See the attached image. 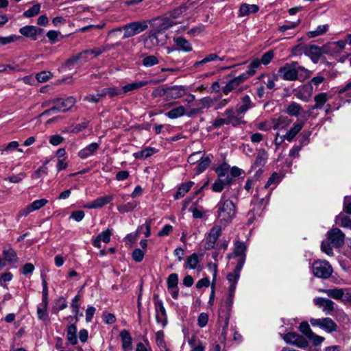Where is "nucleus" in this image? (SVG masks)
Returning <instances> with one entry per match:
<instances>
[{"label":"nucleus","instance_id":"nucleus-1","mask_svg":"<svg viewBox=\"0 0 351 351\" xmlns=\"http://www.w3.org/2000/svg\"><path fill=\"white\" fill-rule=\"evenodd\" d=\"M326 237L328 241L322 243L321 250L328 256H332L334 253L330 245L337 248L342 247L344 244L345 234L340 229L335 228L327 232Z\"/></svg>","mask_w":351,"mask_h":351},{"label":"nucleus","instance_id":"nucleus-2","mask_svg":"<svg viewBox=\"0 0 351 351\" xmlns=\"http://www.w3.org/2000/svg\"><path fill=\"white\" fill-rule=\"evenodd\" d=\"M216 208L217 217L220 223H228L235 216L236 206L232 201L226 199L225 193L222 195Z\"/></svg>","mask_w":351,"mask_h":351},{"label":"nucleus","instance_id":"nucleus-3","mask_svg":"<svg viewBox=\"0 0 351 351\" xmlns=\"http://www.w3.org/2000/svg\"><path fill=\"white\" fill-rule=\"evenodd\" d=\"M303 71L308 73V70L299 66L297 62L286 64L280 67L278 71L279 76L285 80L293 81L298 79V73Z\"/></svg>","mask_w":351,"mask_h":351},{"label":"nucleus","instance_id":"nucleus-4","mask_svg":"<svg viewBox=\"0 0 351 351\" xmlns=\"http://www.w3.org/2000/svg\"><path fill=\"white\" fill-rule=\"evenodd\" d=\"M304 127V123L302 122H295L292 127L287 131V132L280 135V133L276 132V137L274 138V145L276 149H278L279 147L285 141L291 142L296 135L302 130Z\"/></svg>","mask_w":351,"mask_h":351},{"label":"nucleus","instance_id":"nucleus-5","mask_svg":"<svg viewBox=\"0 0 351 351\" xmlns=\"http://www.w3.org/2000/svg\"><path fill=\"white\" fill-rule=\"evenodd\" d=\"M247 79V74H241L230 80L223 87L222 91L225 95H228L230 92L234 91L240 93L247 88V86L242 84Z\"/></svg>","mask_w":351,"mask_h":351},{"label":"nucleus","instance_id":"nucleus-6","mask_svg":"<svg viewBox=\"0 0 351 351\" xmlns=\"http://www.w3.org/2000/svg\"><path fill=\"white\" fill-rule=\"evenodd\" d=\"M304 54L309 57L314 63H317L323 53H328L329 49L326 45L320 47L316 45L298 46Z\"/></svg>","mask_w":351,"mask_h":351},{"label":"nucleus","instance_id":"nucleus-7","mask_svg":"<svg viewBox=\"0 0 351 351\" xmlns=\"http://www.w3.org/2000/svg\"><path fill=\"white\" fill-rule=\"evenodd\" d=\"M312 271L316 277L320 278H328L332 274V267L325 260H317L312 265Z\"/></svg>","mask_w":351,"mask_h":351},{"label":"nucleus","instance_id":"nucleus-8","mask_svg":"<svg viewBox=\"0 0 351 351\" xmlns=\"http://www.w3.org/2000/svg\"><path fill=\"white\" fill-rule=\"evenodd\" d=\"M76 100L73 97H69L66 99H58L56 103V105L52 106L51 108L44 111L40 115H51L56 112H64L71 108L75 104Z\"/></svg>","mask_w":351,"mask_h":351},{"label":"nucleus","instance_id":"nucleus-9","mask_svg":"<svg viewBox=\"0 0 351 351\" xmlns=\"http://www.w3.org/2000/svg\"><path fill=\"white\" fill-rule=\"evenodd\" d=\"M147 22L142 21L130 23L124 25L121 29L124 31L123 38H127L140 34L147 29Z\"/></svg>","mask_w":351,"mask_h":351},{"label":"nucleus","instance_id":"nucleus-10","mask_svg":"<svg viewBox=\"0 0 351 351\" xmlns=\"http://www.w3.org/2000/svg\"><path fill=\"white\" fill-rule=\"evenodd\" d=\"M154 308L156 311V322L165 328L167 324V315L163 302L158 298V295H154Z\"/></svg>","mask_w":351,"mask_h":351},{"label":"nucleus","instance_id":"nucleus-11","mask_svg":"<svg viewBox=\"0 0 351 351\" xmlns=\"http://www.w3.org/2000/svg\"><path fill=\"white\" fill-rule=\"evenodd\" d=\"M189 93V88L184 86H173L163 90L166 99H176L181 98Z\"/></svg>","mask_w":351,"mask_h":351},{"label":"nucleus","instance_id":"nucleus-12","mask_svg":"<svg viewBox=\"0 0 351 351\" xmlns=\"http://www.w3.org/2000/svg\"><path fill=\"white\" fill-rule=\"evenodd\" d=\"M173 24L167 23L164 21L162 23L159 25L158 29H153L149 32V35L145 39V45L147 47H152L153 46H156L159 45V40L158 38V35L161 30L165 29L171 26Z\"/></svg>","mask_w":351,"mask_h":351},{"label":"nucleus","instance_id":"nucleus-13","mask_svg":"<svg viewBox=\"0 0 351 351\" xmlns=\"http://www.w3.org/2000/svg\"><path fill=\"white\" fill-rule=\"evenodd\" d=\"M234 245L233 253L228 254V257L229 259L235 258L237 264H239L242 262V266H243L245 261V251L247 247L244 243L239 241H235Z\"/></svg>","mask_w":351,"mask_h":351},{"label":"nucleus","instance_id":"nucleus-14","mask_svg":"<svg viewBox=\"0 0 351 351\" xmlns=\"http://www.w3.org/2000/svg\"><path fill=\"white\" fill-rule=\"evenodd\" d=\"M238 112L236 108H228L224 112V115L226 117L227 125H232L236 127L244 123L243 121V115Z\"/></svg>","mask_w":351,"mask_h":351},{"label":"nucleus","instance_id":"nucleus-15","mask_svg":"<svg viewBox=\"0 0 351 351\" xmlns=\"http://www.w3.org/2000/svg\"><path fill=\"white\" fill-rule=\"evenodd\" d=\"M320 291L326 293L328 297L335 300L351 301V294L343 289H322Z\"/></svg>","mask_w":351,"mask_h":351},{"label":"nucleus","instance_id":"nucleus-16","mask_svg":"<svg viewBox=\"0 0 351 351\" xmlns=\"http://www.w3.org/2000/svg\"><path fill=\"white\" fill-rule=\"evenodd\" d=\"M221 234V228L219 226H213L206 237L204 248L207 250L214 248L216 241Z\"/></svg>","mask_w":351,"mask_h":351},{"label":"nucleus","instance_id":"nucleus-17","mask_svg":"<svg viewBox=\"0 0 351 351\" xmlns=\"http://www.w3.org/2000/svg\"><path fill=\"white\" fill-rule=\"evenodd\" d=\"M48 203L47 199L43 198L34 201L30 204L27 205L25 208L21 210L19 213V217H27L29 213L35 210H38L44 207Z\"/></svg>","mask_w":351,"mask_h":351},{"label":"nucleus","instance_id":"nucleus-18","mask_svg":"<svg viewBox=\"0 0 351 351\" xmlns=\"http://www.w3.org/2000/svg\"><path fill=\"white\" fill-rule=\"evenodd\" d=\"M105 51V49L104 47L101 48H95L94 49H89L86 50L82 53H80L78 55L73 56L71 57L69 60L67 61L68 64H73L76 62L78 60L83 59L84 62L87 60L86 56V55H91L94 57L98 56L99 55L101 54Z\"/></svg>","mask_w":351,"mask_h":351},{"label":"nucleus","instance_id":"nucleus-19","mask_svg":"<svg viewBox=\"0 0 351 351\" xmlns=\"http://www.w3.org/2000/svg\"><path fill=\"white\" fill-rule=\"evenodd\" d=\"M273 129L277 132L286 130L292 123V120L287 116L280 115L278 117L273 118Z\"/></svg>","mask_w":351,"mask_h":351},{"label":"nucleus","instance_id":"nucleus-20","mask_svg":"<svg viewBox=\"0 0 351 351\" xmlns=\"http://www.w3.org/2000/svg\"><path fill=\"white\" fill-rule=\"evenodd\" d=\"M243 267V266H242V262L240 263L239 264H237L233 271L229 273L227 275V280L230 283L229 290H232V291H235L237 284L240 278V274Z\"/></svg>","mask_w":351,"mask_h":351},{"label":"nucleus","instance_id":"nucleus-21","mask_svg":"<svg viewBox=\"0 0 351 351\" xmlns=\"http://www.w3.org/2000/svg\"><path fill=\"white\" fill-rule=\"evenodd\" d=\"M232 178L229 175H219L218 179L212 186L213 191L219 193L223 191L224 187L231 183Z\"/></svg>","mask_w":351,"mask_h":351},{"label":"nucleus","instance_id":"nucleus-22","mask_svg":"<svg viewBox=\"0 0 351 351\" xmlns=\"http://www.w3.org/2000/svg\"><path fill=\"white\" fill-rule=\"evenodd\" d=\"M112 196L104 195L86 204L84 206V207L88 209L99 208L109 204L112 200Z\"/></svg>","mask_w":351,"mask_h":351},{"label":"nucleus","instance_id":"nucleus-23","mask_svg":"<svg viewBox=\"0 0 351 351\" xmlns=\"http://www.w3.org/2000/svg\"><path fill=\"white\" fill-rule=\"evenodd\" d=\"M313 302L315 305L322 307L323 311L326 314H329L334 310L335 303L327 298H315L313 300Z\"/></svg>","mask_w":351,"mask_h":351},{"label":"nucleus","instance_id":"nucleus-24","mask_svg":"<svg viewBox=\"0 0 351 351\" xmlns=\"http://www.w3.org/2000/svg\"><path fill=\"white\" fill-rule=\"evenodd\" d=\"M99 148V145L97 143H92L78 152V156L82 159H86L95 155Z\"/></svg>","mask_w":351,"mask_h":351},{"label":"nucleus","instance_id":"nucleus-25","mask_svg":"<svg viewBox=\"0 0 351 351\" xmlns=\"http://www.w3.org/2000/svg\"><path fill=\"white\" fill-rule=\"evenodd\" d=\"M332 92L321 93L317 94L314 97L315 102L313 109H322L324 104L333 97Z\"/></svg>","mask_w":351,"mask_h":351},{"label":"nucleus","instance_id":"nucleus-26","mask_svg":"<svg viewBox=\"0 0 351 351\" xmlns=\"http://www.w3.org/2000/svg\"><path fill=\"white\" fill-rule=\"evenodd\" d=\"M254 104L251 100V98L249 95H244L241 98V104L238 105L235 108L241 114H244L247 112V110L252 108L254 107Z\"/></svg>","mask_w":351,"mask_h":351},{"label":"nucleus","instance_id":"nucleus-27","mask_svg":"<svg viewBox=\"0 0 351 351\" xmlns=\"http://www.w3.org/2000/svg\"><path fill=\"white\" fill-rule=\"evenodd\" d=\"M259 10L258 5L255 4L242 3L239 10V16L243 17L250 14L256 13Z\"/></svg>","mask_w":351,"mask_h":351},{"label":"nucleus","instance_id":"nucleus-28","mask_svg":"<svg viewBox=\"0 0 351 351\" xmlns=\"http://www.w3.org/2000/svg\"><path fill=\"white\" fill-rule=\"evenodd\" d=\"M111 234H112V231L110 229H106V230L101 232L93 241V245L97 248H100L101 241H103L105 243H108L110 242Z\"/></svg>","mask_w":351,"mask_h":351},{"label":"nucleus","instance_id":"nucleus-29","mask_svg":"<svg viewBox=\"0 0 351 351\" xmlns=\"http://www.w3.org/2000/svg\"><path fill=\"white\" fill-rule=\"evenodd\" d=\"M285 112L290 116L297 117L303 112V109L300 104L291 101L286 106Z\"/></svg>","mask_w":351,"mask_h":351},{"label":"nucleus","instance_id":"nucleus-30","mask_svg":"<svg viewBox=\"0 0 351 351\" xmlns=\"http://www.w3.org/2000/svg\"><path fill=\"white\" fill-rule=\"evenodd\" d=\"M120 337L123 351H131L132 338L130 332L126 330H123L120 332Z\"/></svg>","mask_w":351,"mask_h":351},{"label":"nucleus","instance_id":"nucleus-31","mask_svg":"<svg viewBox=\"0 0 351 351\" xmlns=\"http://www.w3.org/2000/svg\"><path fill=\"white\" fill-rule=\"evenodd\" d=\"M346 40H339L338 41L328 43L326 47L329 49V53H340L343 49H345L346 45Z\"/></svg>","mask_w":351,"mask_h":351},{"label":"nucleus","instance_id":"nucleus-32","mask_svg":"<svg viewBox=\"0 0 351 351\" xmlns=\"http://www.w3.org/2000/svg\"><path fill=\"white\" fill-rule=\"evenodd\" d=\"M173 41L177 47V49L182 50L184 52H189L192 50L191 43L182 37H176L173 38Z\"/></svg>","mask_w":351,"mask_h":351},{"label":"nucleus","instance_id":"nucleus-33","mask_svg":"<svg viewBox=\"0 0 351 351\" xmlns=\"http://www.w3.org/2000/svg\"><path fill=\"white\" fill-rule=\"evenodd\" d=\"M38 29L36 26L26 25L19 29V32L24 36L32 38L33 40L36 39V35L38 33Z\"/></svg>","mask_w":351,"mask_h":351},{"label":"nucleus","instance_id":"nucleus-34","mask_svg":"<svg viewBox=\"0 0 351 351\" xmlns=\"http://www.w3.org/2000/svg\"><path fill=\"white\" fill-rule=\"evenodd\" d=\"M77 327L75 324H70L66 329V339L73 346L77 343V337L76 335Z\"/></svg>","mask_w":351,"mask_h":351},{"label":"nucleus","instance_id":"nucleus-35","mask_svg":"<svg viewBox=\"0 0 351 351\" xmlns=\"http://www.w3.org/2000/svg\"><path fill=\"white\" fill-rule=\"evenodd\" d=\"M213 156L211 154L204 155L202 160H199L196 167V173L199 174L205 171L211 162Z\"/></svg>","mask_w":351,"mask_h":351},{"label":"nucleus","instance_id":"nucleus-36","mask_svg":"<svg viewBox=\"0 0 351 351\" xmlns=\"http://www.w3.org/2000/svg\"><path fill=\"white\" fill-rule=\"evenodd\" d=\"M146 85H147V83L143 82V80L136 81V82H133L132 83L127 84L123 86V93L126 94L128 93L132 92L136 90H138Z\"/></svg>","mask_w":351,"mask_h":351},{"label":"nucleus","instance_id":"nucleus-37","mask_svg":"<svg viewBox=\"0 0 351 351\" xmlns=\"http://www.w3.org/2000/svg\"><path fill=\"white\" fill-rule=\"evenodd\" d=\"M186 114V108L183 106H179L177 108H173L172 110L167 112L165 115L169 119H173L182 117Z\"/></svg>","mask_w":351,"mask_h":351},{"label":"nucleus","instance_id":"nucleus-38","mask_svg":"<svg viewBox=\"0 0 351 351\" xmlns=\"http://www.w3.org/2000/svg\"><path fill=\"white\" fill-rule=\"evenodd\" d=\"M267 160V153L264 149H260L258 152L256 160L254 161V165L256 167L263 166Z\"/></svg>","mask_w":351,"mask_h":351},{"label":"nucleus","instance_id":"nucleus-39","mask_svg":"<svg viewBox=\"0 0 351 351\" xmlns=\"http://www.w3.org/2000/svg\"><path fill=\"white\" fill-rule=\"evenodd\" d=\"M194 185V182L192 181L187 182L186 183L182 184L178 189L175 198L179 199L180 197H182L184 195L189 191L191 187Z\"/></svg>","mask_w":351,"mask_h":351},{"label":"nucleus","instance_id":"nucleus-40","mask_svg":"<svg viewBox=\"0 0 351 351\" xmlns=\"http://www.w3.org/2000/svg\"><path fill=\"white\" fill-rule=\"evenodd\" d=\"M156 152V149L153 147H146L141 152L133 154V156L136 159H145L152 156Z\"/></svg>","mask_w":351,"mask_h":351},{"label":"nucleus","instance_id":"nucleus-41","mask_svg":"<svg viewBox=\"0 0 351 351\" xmlns=\"http://www.w3.org/2000/svg\"><path fill=\"white\" fill-rule=\"evenodd\" d=\"M328 25H320L317 26L316 29L308 32L307 33V36L308 38H315L319 36H322L328 32Z\"/></svg>","mask_w":351,"mask_h":351},{"label":"nucleus","instance_id":"nucleus-42","mask_svg":"<svg viewBox=\"0 0 351 351\" xmlns=\"http://www.w3.org/2000/svg\"><path fill=\"white\" fill-rule=\"evenodd\" d=\"M337 326L335 322L330 318H324L322 329L324 330L327 332H332L337 330Z\"/></svg>","mask_w":351,"mask_h":351},{"label":"nucleus","instance_id":"nucleus-43","mask_svg":"<svg viewBox=\"0 0 351 351\" xmlns=\"http://www.w3.org/2000/svg\"><path fill=\"white\" fill-rule=\"evenodd\" d=\"M200 258L199 256L197 254L193 253V254L189 256L186 259V267H189V269H195L197 267Z\"/></svg>","mask_w":351,"mask_h":351},{"label":"nucleus","instance_id":"nucleus-44","mask_svg":"<svg viewBox=\"0 0 351 351\" xmlns=\"http://www.w3.org/2000/svg\"><path fill=\"white\" fill-rule=\"evenodd\" d=\"M159 63L158 57L154 55L147 56L142 60V64L145 67H151Z\"/></svg>","mask_w":351,"mask_h":351},{"label":"nucleus","instance_id":"nucleus-45","mask_svg":"<svg viewBox=\"0 0 351 351\" xmlns=\"http://www.w3.org/2000/svg\"><path fill=\"white\" fill-rule=\"evenodd\" d=\"M138 204L136 202H129L126 204L119 205L117 206V210L121 213H128L133 210Z\"/></svg>","mask_w":351,"mask_h":351},{"label":"nucleus","instance_id":"nucleus-46","mask_svg":"<svg viewBox=\"0 0 351 351\" xmlns=\"http://www.w3.org/2000/svg\"><path fill=\"white\" fill-rule=\"evenodd\" d=\"M261 62L258 59L252 60L249 65L248 69L243 74H247L248 78L256 73V70L261 66Z\"/></svg>","mask_w":351,"mask_h":351},{"label":"nucleus","instance_id":"nucleus-47","mask_svg":"<svg viewBox=\"0 0 351 351\" xmlns=\"http://www.w3.org/2000/svg\"><path fill=\"white\" fill-rule=\"evenodd\" d=\"M3 256L5 260L9 263H14L17 262V255L15 251L12 249L3 250Z\"/></svg>","mask_w":351,"mask_h":351},{"label":"nucleus","instance_id":"nucleus-48","mask_svg":"<svg viewBox=\"0 0 351 351\" xmlns=\"http://www.w3.org/2000/svg\"><path fill=\"white\" fill-rule=\"evenodd\" d=\"M67 306V303L64 298H59L52 307V313L56 314L60 311L64 309Z\"/></svg>","mask_w":351,"mask_h":351},{"label":"nucleus","instance_id":"nucleus-49","mask_svg":"<svg viewBox=\"0 0 351 351\" xmlns=\"http://www.w3.org/2000/svg\"><path fill=\"white\" fill-rule=\"evenodd\" d=\"M234 292L235 291H232V290H228V297H227V298L226 300V302H225V308H226V313L225 314V317L227 315H229L230 311L231 310V308H232V304H233Z\"/></svg>","mask_w":351,"mask_h":351},{"label":"nucleus","instance_id":"nucleus-50","mask_svg":"<svg viewBox=\"0 0 351 351\" xmlns=\"http://www.w3.org/2000/svg\"><path fill=\"white\" fill-rule=\"evenodd\" d=\"M53 74L50 71H41L36 74V79L40 83L46 82L52 78Z\"/></svg>","mask_w":351,"mask_h":351},{"label":"nucleus","instance_id":"nucleus-51","mask_svg":"<svg viewBox=\"0 0 351 351\" xmlns=\"http://www.w3.org/2000/svg\"><path fill=\"white\" fill-rule=\"evenodd\" d=\"M40 5L39 3L34 5L32 8L25 11L23 16L27 18L33 17L38 14L40 10Z\"/></svg>","mask_w":351,"mask_h":351},{"label":"nucleus","instance_id":"nucleus-52","mask_svg":"<svg viewBox=\"0 0 351 351\" xmlns=\"http://www.w3.org/2000/svg\"><path fill=\"white\" fill-rule=\"evenodd\" d=\"M106 92L110 97L119 96L123 93V86L121 87L111 86L106 88Z\"/></svg>","mask_w":351,"mask_h":351},{"label":"nucleus","instance_id":"nucleus-53","mask_svg":"<svg viewBox=\"0 0 351 351\" xmlns=\"http://www.w3.org/2000/svg\"><path fill=\"white\" fill-rule=\"evenodd\" d=\"M204 155L205 154L200 151L194 152L189 156L188 162L191 165L198 163L199 160H202Z\"/></svg>","mask_w":351,"mask_h":351},{"label":"nucleus","instance_id":"nucleus-54","mask_svg":"<svg viewBox=\"0 0 351 351\" xmlns=\"http://www.w3.org/2000/svg\"><path fill=\"white\" fill-rule=\"evenodd\" d=\"M256 128L261 130L267 132L271 129H273V122L272 119L270 121H265L262 122L257 123L256 124Z\"/></svg>","mask_w":351,"mask_h":351},{"label":"nucleus","instance_id":"nucleus-55","mask_svg":"<svg viewBox=\"0 0 351 351\" xmlns=\"http://www.w3.org/2000/svg\"><path fill=\"white\" fill-rule=\"evenodd\" d=\"M217 60H222L217 54L215 53H210L206 56L204 59H202L200 61L197 62L195 64V66H199L203 64H206L209 62L215 61Z\"/></svg>","mask_w":351,"mask_h":351},{"label":"nucleus","instance_id":"nucleus-56","mask_svg":"<svg viewBox=\"0 0 351 351\" xmlns=\"http://www.w3.org/2000/svg\"><path fill=\"white\" fill-rule=\"evenodd\" d=\"M26 176L23 172L19 173L17 175H12L9 177L5 178L4 180L9 181L11 183L17 184L21 182Z\"/></svg>","mask_w":351,"mask_h":351},{"label":"nucleus","instance_id":"nucleus-57","mask_svg":"<svg viewBox=\"0 0 351 351\" xmlns=\"http://www.w3.org/2000/svg\"><path fill=\"white\" fill-rule=\"evenodd\" d=\"M156 342L157 346L161 349L166 348V344L164 338V332L162 330H159L156 333Z\"/></svg>","mask_w":351,"mask_h":351},{"label":"nucleus","instance_id":"nucleus-58","mask_svg":"<svg viewBox=\"0 0 351 351\" xmlns=\"http://www.w3.org/2000/svg\"><path fill=\"white\" fill-rule=\"evenodd\" d=\"M178 282V276L176 274H171L169 276L167 283L168 288H176Z\"/></svg>","mask_w":351,"mask_h":351},{"label":"nucleus","instance_id":"nucleus-59","mask_svg":"<svg viewBox=\"0 0 351 351\" xmlns=\"http://www.w3.org/2000/svg\"><path fill=\"white\" fill-rule=\"evenodd\" d=\"M280 182V176L278 173H274L271 177L268 179L267 183L265 185V188L267 189L271 185H274V188L277 184Z\"/></svg>","mask_w":351,"mask_h":351},{"label":"nucleus","instance_id":"nucleus-60","mask_svg":"<svg viewBox=\"0 0 351 351\" xmlns=\"http://www.w3.org/2000/svg\"><path fill=\"white\" fill-rule=\"evenodd\" d=\"M20 37L16 35L9 36H0V47L8 45L17 40Z\"/></svg>","mask_w":351,"mask_h":351},{"label":"nucleus","instance_id":"nucleus-61","mask_svg":"<svg viewBox=\"0 0 351 351\" xmlns=\"http://www.w3.org/2000/svg\"><path fill=\"white\" fill-rule=\"evenodd\" d=\"M37 316L40 320L45 321L47 319V307L38 305L37 307Z\"/></svg>","mask_w":351,"mask_h":351},{"label":"nucleus","instance_id":"nucleus-62","mask_svg":"<svg viewBox=\"0 0 351 351\" xmlns=\"http://www.w3.org/2000/svg\"><path fill=\"white\" fill-rule=\"evenodd\" d=\"M300 23V20H298L297 21H295V22H287L286 24H285L279 27V30L281 32H285L289 29H292L295 28L296 27H298Z\"/></svg>","mask_w":351,"mask_h":351},{"label":"nucleus","instance_id":"nucleus-63","mask_svg":"<svg viewBox=\"0 0 351 351\" xmlns=\"http://www.w3.org/2000/svg\"><path fill=\"white\" fill-rule=\"evenodd\" d=\"M274 56V53L272 51H268L262 56L260 61L261 64L267 65L269 63H270Z\"/></svg>","mask_w":351,"mask_h":351},{"label":"nucleus","instance_id":"nucleus-64","mask_svg":"<svg viewBox=\"0 0 351 351\" xmlns=\"http://www.w3.org/2000/svg\"><path fill=\"white\" fill-rule=\"evenodd\" d=\"M295 337H296L295 346L297 347L300 348H305L308 346V341L302 336L298 334L297 336H295Z\"/></svg>","mask_w":351,"mask_h":351}]
</instances>
